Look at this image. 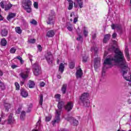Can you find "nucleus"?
I'll return each mask as SVG.
<instances>
[{
    "label": "nucleus",
    "mask_w": 131,
    "mask_h": 131,
    "mask_svg": "<svg viewBox=\"0 0 131 131\" xmlns=\"http://www.w3.org/2000/svg\"><path fill=\"white\" fill-rule=\"evenodd\" d=\"M114 45L112 46V50L115 52V56L109 55L104 60L103 67L102 68V76H105L106 69L112 68L115 65H118L122 69V74L123 78L127 81H131V74L129 71V68L125 61V58L123 53L119 50V49L116 48L117 47V42L113 41Z\"/></svg>",
    "instance_id": "1"
},
{
    "label": "nucleus",
    "mask_w": 131,
    "mask_h": 131,
    "mask_svg": "<svg viewBox=\"0 0 131 131\" xmlns=\"http://www.w3.org/2000/svg\"><path fill=\"white\" fill-rule=\"evenodd\" d=\"M54 98L56 101L58 102V104L57 105L58 110H56L55 112V117L52 122L53 126L56 125V124H58V123H59L61 121L60 115H61V113L62 112V108H63V106H64V102L60 101V100H61V95L56 94Z\"/></svg>",
    "instance_id": "2"
},
{
    "label": "nucleus",
    "mask_w": 131,
    "mask_h": 131,
    "mask_svg": "<svg viewBox=\"0 0 131 131\" xmlns=\"http://www.w3.org/2000/svg\"><path fill=\"white\" fill-rule=\"evenodd\" d=\"M90 97V93L85 92L83 93L79 99V104H82L83 105L89 106L90 105V101H89V97Z\"/></svg>",
    "instance_id": "3"
},
{
    "label": "nucleus",
    "mask_w": 131,
    "mask_h": 131,
    "mask_svg": "<svg viewBox=\"0 0 131 131\" xmlns=\"http://www.w3.org/2000/svg\"><path fill=\"white\" fill-rule=\"evenodd\" d=\"M32 3L30 0H23V7L27 11V13H31Z\"/></svg>",
    "instance_id": "4"
},
{
    "label": "nucleus",
    "mask_w": 131,
    "mask_h": 131,
    "mask_svg": "<svg viewBox=\"0 0 131 131\" xmlns=\"http://www.w3.org/2000/svg\"><path fill=\"white\" fill-rule=\"evenodd\" d=\"M47 24H55V13L51 12L47 16L46 20Z\"/></svg>",
    "instance_id": "5"
},
{
    "label": "nucleus",
    "mask_w": 131,
    "mask_h": 131,
    "mask_svg": "<svg viewBox=\"0 0 131 131\" xmlns=\"http://www.w3.org/2000/svg\"><path fill=\"white\" fill-rule=\"evenodd\" d=\"M33 72L34 75L37 76L39 75L41 73L40 67L38 63H34L33 66Z\"/></svg>",
    "instance_id": "6"
},
{
    "label": "nucleus",
    "mask_w": 131,
    "mask_h": 131,
    "mask_svg": "<svg viewBox=\"0 0 131 131\" xmlns=\"http://www.w3.org/2000/svg\"><path fill=\"white\" fill-rule=\"evenodd\" d=\"M45 58L49 64H52V63H53L54 57H53V55H52L51 52H47L45 54Z\"/></svg>",
    "instance_id": "7"
},
{
    "label": "nucleus",
    "mask_w": 131,
    "mask_h": 131,
    "mask_svg": "<svg viewBox=\"0 0 131 131\" xmlns=\"http://www.w3.org/2000/svg\"><path fill=\"white\" fill-rule=\"evenodd\" d=\"M1 7L2 9H5V11H8L12 8V4H7V2L6 1H2L1 3Z\"/></svg>",
    "instance_id": "8"
},
{
    "label": "nucleus",
    "mask_w": 131,
    "mask_h": 131,
    "mask_svg": "<svg viewBox=\"0 0 131 131\" xmlns=\"http://www.w3.org/2000/svg\"><path fill=\"white\" fill-rule=\"evenodd\" d=\"M29 72H30V69H26L25 71L20 74V76L23 79H26L28 77V75H29Z\"/></svg>",
    "instance_id": "9"
},
{
    "label": "nucleus",
    "mask_w": 131,
    "mask_h": 131,
    "mask_svg": "<svg viewBox=\"0 0 131 131\" xmlns=\"http://www.w3.org/2000/svg\"><path fill=\"white\" fill-rule=\"evenodd\" d=\"M83 0H76L74 3V7L75 8H77L79 6V8L81 9V8H83Z\"/></svg>",
    "instance_id": "10"
},
{
    "label": "nucleus",
    "mask_w": 131,
    "mask_h": 131,
    "mask_svg": "<svg viewBox=\"0 0 131 131\" xmlns=\"http://www.w3.org/2000/svg\"><path fill=\"white\" fill-rule=\"evenodd\" d=\"M100 61L101 59L100 58H97L94 59V68L95 69H98L100 65Z\"/></svg>",
    "instance_id": "11"
},
{
    "label": "nucleus",
    "mask_w": 131,
    "mask_h": 131,
    "mask_svg": "<svg viewBox=\"0 0 131 131\" xmlns=\"http://www.w3.org/2000/svg\"><path fill=\"white\" fill-rule=\"evenodd\" d=\"M66 109L67 111H70L73 108V102L72 101H70L68 102L66 106H65Z\"/></svg>",
    "instance_id": "12"
},
{
    "label": "nucleus",
    "mask_w": 131,
    "mask_h": 131,
    "mask_svg": "<svg viewBox=\"0 0 131 131\" xmlns=\"http://www.w3.org/2000/svg\"><path fill=\"white\" fill-rule=\"evenodd\" d=\"M70 17L74 19V23H76L78 21V15L75 14L74 12H72L70 14Z\"/></svg>",
    "instance_id": "13"
},
{
    "label": "nucleus",
    "mask_w": 131,
    "mask_h": 131,
    "mask_svg": "<svg viewBox=\"0 0 131 131\" xmlns=\"http://www.w3.org/2000/svg\"><path fill=\"white\" fill-rule=\"evenodd\" d=\"M68 120H69L73 125L76 126L78 124V121L74 119V118L71 117L69 119H68Z\"/></svg>",
    "instance_id": "14"
},
{
    "label": "nucleus",
    "mask_w": 131,
    "mask_h": 131,
    "mask_svg": "<svg viewBox=\"0 0 131 131\" xmlns=\"http://www.w3.org/2000/svg\"><path fill=\"white\" fill-rule=\"evenodd\" d=\"M20 94L23 98H27L28 97V92L25 89H23L20 90Z\"/></svg>",
    "instance_id": "15"
},
{
    "label": "nucleus",
    "mask_w": 131,
    "mask_h": 131,
    "mask_svg": "<svg viewBox=\"0 0 131 131\" xmlns=\"http://www.w3.org/2000/svg\"><path fill=\"white\" fill-rule=\"evenodd\" d=\"M112 29H116V30H121V25L117 24H112L111 26Z\"/></svg>",
    "instance_id": "16"
},
{
    "label": "nucleus",
    "mask_w": 131,
    "mask_h": 131,
    "mask_svg": "<svg viewBox=\"0 0 131 131\" xmlns=\"http://www.w3.org/2000/svg\"><path fill=\"white\" fill-rule=\"evenodd\" d=\"M76 75L77 78H79L82 76V71L81 70V69L77 70Z\"/></svg>",
    "instance_id": "17"
},
{
    "label": "nucleus",
    "mask_w": 131,
    "mask_h": 131,
    "mask_svg": "<svg viewBox=\"0 0 131 131\" xmlns=\"http://www.w3.org/2000/svg\"><path fill=\"white\" fill-rule=\"evenodd\" d=\"M14 118H13V114H10L8 117V123L9 124H12V123H14Z\"/></svg>",
    "instance_id": "18"
},
{
    "label": "nucleus",
    "mask_w": 131,
    "mask_h": 131,
    "mask_svg": "<svg viewBox=\"0 0 131 131\" xmlns=\"http://www.w3.org/2000/svg\"><path fill=\"white\" fill-rule=\"evenodd\" d=\"M16 17V13H9L7 16V19L8 21H10L12 18Z\"/></svg>",
    "instance_id": "19"
},
{
    "label": "nucleus",
    "mask_w": 131,
    "mask_h": 131,
    "mask_svg": "<svg viewBox=\"0 0 131 131\" xmlns=\"http://www.w3.org/2000/svg\"><path fill=\"white\" fill-rule=\"evenodd\" d=\"M82 32L84 36H88V34H89V29L85 27H84L82 29Z\"/></svg>",
    "instance_id": "20"
},
{
    "label": "nucleus",
    "mask_w": 131,
    "mask_h": 131,
    "mask_svg": "<svg viewBox=\"0 0 131 131\" xmlns=\"http://www.w3.org/2000/svg\"><path fill=\"white\" fill-rule=\"evenodd\" d=\"M64 68H65V66H64V64L63 63H61L59 65V72H60V73L62 74L64 71Z\"/></svg>",
    "instance_id": "21"
},
{
    "label": "nucleus",
    "mask_w": 131,
    "mask_h": 131,
    "mask_svg": "<svg viewBox=\"0 0 131 131\" xmlns=\"http://www.w3.org/2000/svg\"><path fill=\"white\" fill-rule=\"evenodd\" d=\"M47 35L48 37H53L55 35V31L50 30L47 32Z\"/></svg>",
    "instance_id": "22"
},
{
    "label": "nucleus",
    "mask_w": 131,
    "mask_h": 131,
    "mask_svg": "<svg viewBox=\"0 0 131 131\" xmlns=\"http://www.w3.org/2000/svg\"><path fill=\"white\" fill-rule=\"evenodd\" d=\"M110 36H111V35L110 34H106L104 36V39H103V42L104 43H106L109 39H110Z\"/></svg>",
    "instance_id": "23"
},
{
    "label": "nucleus",
    "mask_w": 131,
    "mask_h": 131,
    "mask_svg": "<svg viewBox=\"0 0 131 131\" xmlns=\"http://www.w3.org/2000/svg\"><path fill=\"white\" fill-rule=\"evenodd\" d=\"M39 104L40 106H42V102H43V96L42 94H40L39 96Z\"/></svg>",
    "instance_id": "24"
},
{
    "label": "nucleus",
    "mask_w": 131,
    "mask_h": 131,
    "mask_svg": "<svg viewBox=\"0 0 131 131\" xmlns=\"http://www.w3.org/2000/svg\"><path fill=\"white\" fill-rule=\"evenodd\" d=\"M125 54L127 58V60L129 61V53H128V48H127V47H125Z\"/></svg>",
    "instance_id": "25"
},
{
    "label": "nucleus",
    "mask_w": 131,
    "mask_h": 131,
    "mask_svg": "<svg viewBox=\"0 0 131 131\" xmlns=\"http://www.w3.org/2000/svg\"><path fill=\"white\" fill-rule=\"evenodd\" d=\"M69 2V7H68V10H72L73 8V2L71 0H68Z\"/></svg>",
    "instance_id": "26"
},
{
    "label": "nucleus",
    "mask_w": 131,
    "mask_h": 131,
    "mask_svg": "<svg viewBox=\"0 0 131 131\" xmlns=\"http://www.w3.org/2000/svg\"><path fill=\"white\" fill-rule=\"evenodd\" d=\"M1 33L2 36H7V35H8V30L6 29L2 30Z\"/></svg>",
    "instance_id": "27"
},
{
    "label": "nucleus",
    "mask_w": 131,
    "mask_h": 131,
    "mask_svg": "<svg viewBox=\"0 0 131 131\" xmlns=\"http://www.w3.org/2000/svg\"><path fill=\"white\" fill-rule=\"evenodd\" d=\"M4 117H5V115L2 114L1 117L0 118V123L1 124H5V122H6V120H5Z\"/></svg>",
    "instance_id": "28"
},
{
    "label": "nucleus",
    "mask_w": 131,
    "mask_h": 131,
    "mask_svg": "<svg viewBox=\"0 0 131 131\" xmlns=\"http://www.w3.org/2000/svg\"><path fill=\"white\" fill-rule=\"evenodd\" d=\"M91 52L94 53V55H97V52H98V48L93 46L91 48Z\"/></svg>",
    "instance_id": "29"
},
{
    "label": "nucleus",
    "mask_w": 131,
    "mask_h": 131,
    "mask_svg": "<svg viewBox=\"0 0 131 131\" xmlns=\"http://www.w3.org/2000/svg\"><path fill=\"white\" fill-rule=\"evenodd\" d=\"M67 90V85L64 84L62 85V87L61 88V91L62 94H66Z\"/></svg>",
    "instance_id": "30"
},
{
    "label": "nucleus",
    "mask_w": 131,
    "mask_h": 131,
    "mask_svg": "<svg viewBox=\"0 0 131 131\" xmlns=\"http://www.w3.org/2000/svg\"><path fill=\"white\" fill-rule=\"evenodd\" d=\"M67 28L69 31H72L73 30V25L68 23L67 26Z\"/></svg>",
    "instance_id": "31"
},
{
    "label": "nucleus",
    "mask_w": 131,
    "mask_h": 131,
    "mask_svg": "<svg viewBox=\"0 0 131 131\" xmlns=\"http://www.w3.org/2000/svg\"><path fill=\"white\" fill-rule=\"evenodd\" d=\"M15 31L17 33H18V34L22 33V30H21V28L19 27L15 28Z\"/></svg>",
    "instance_id": "32"
},
{
    "label": "nucleus",
    "mask_w": 131,
    "mask_h": 131,
    "mask_svg": "<svg viewBox=\"0 0 131 131\" xmlns=\"http://www.w3.org/2000/svg\"><path fill=\"white\" fill-rule=\"evenodd\" d=\"M34 85H35V84L34 83V82L32 81H29V86L30 89H32L34 88Z\"/></svg>",
    "instance_id": "33"
},
{
    "label": "nucleus",
    "mask_w": 131,
    "mask_h": 131,
    "mask_svg": "<svg viewBox=\"0 0 131 131\" xmlns=\"http://www.w3.org/2000/svg\"><path fill=\"white\" fill-rule=\"evenodd\" d=\"M0 88L1 90H5L6 89V85H5V83L4 82H2V81L0 80Z\"/></svg>",
    "instance_id": "34"
},
{
    "label": "nucleus",
    "mask_w": 131,
    "mask_h": 131,
    "mask_svg": "<svg viewBox=\"0 0 131 131\" xmlns=\"http://www.w3.org/2000/svg\"><path fill=\"white\" fill-rule=\"evenodd\" d=\"M1 45L2 46H3V47L7 46V40H6V39L3 38L2 39Z\"/></svg>",
    "instance_id": "35"
},
{
    "label": "nucleus",
    "mask_w": 131,
    "mask_h": 131,
    "mask_svg": "<svg viewBox=\"0 0 131 131\" xmlns=\"http://www.w3.org/2000/svg\"><path fill=\"white\" fill-rule=\"evenodd\" d=\"M75 65V63L74 61H72L69 64V67L71 69H73L74 68V66Z\"/></svg>",
    "instance_id": "36"
},
{
    "label": "nucleus",
    "mask_w": 131,
    "mask_h": 131,
    "mask_svg": "<svg viewBox=\"0 0 131 131\" xmlns=\"http://www.w3.org/2000/svg\"><path fill=\"white\" fill-rule=\"evenodd\" d=\"M26 114V113H25V112H22L21 113V115H20V119L21 120H23L24 119V118H25V114Z\"/></svg>",
    "instance_id": "37"
},
{
    "label": "nucleus",
    "mask_w": 131,
    "mask_h": 131,
    "mask_svg": "<svg viewBox=\"0 0 131 131\" xmlns=\"http://www.w3.org/2000/svg\"><path fill=\"white\" fill-rule=\"evenodd\" d=\"M15 85L16 91H19V90H20V85L19 84V83L16 82L15 83Z\"/></svg>",
    "instance_id": "38"
},
{
    "label": "nucleus",
    "mask_w": 131,
    "mask_h": 131,
    "mask_svg": "<svg viewBox=\"0 0 131 131\" xmlns=\"http://www.w3.org/2000/svg\"><path fill=\"white\" fill-rule=\"evenodd\" d=\"M31 109H32V104L30 103L29 105H28V110L27 112H30V111H31Z\"/></svg>",
    "instance_id": "39"
},
{
    "label": "nucleus",
    "mask_w": 131,
    "mask_h": 131,
    "mask_svg": "<svg viewBox=\"0 0 131 131\" xmlns=\"http://www.w3.org/2000/svg\"><path fill=\"white\" fill-rule=\"evenodd\" d=\"M5 107L6 108V110L8 112L9 111V109H10V107H11V106L10 105V104L6 103L5 104Z\"/></svg>",
    "instance_id": "40"
},
{
    "label": "nucleus",
    "mask_w": 131,
    "mask_h": 131,
    "mask_svg": "<svg viewBox=\"0 0 131 131\" xmlns=\"http://www.w3.org/2000/svg\"><path fill=\"white\" fill-rule=\"evenodd\" d=\"M16 59H18V60L20 61V63L23 64V63H24V61L22 60V57H21V56H17Z\"/></svg>",
    "instance_id": "41"
},
{
    "label": "nucleus",
    "mask_w": 131,
    "mask_h": 131,
    "mask_svg": "<svg viewBox=\"0 0 131 131\" xmlns=\"http://www.w3.org/2000/svg\"><path fill=\"white\" fill-rule=\"evenodd\" d=\"M10 52L11 53V54H15V53L16 52V48L13 47L10 50Z\"/></svg>",
    "instance_id": "42"
},
{
    "label": "nucleus",
    "mask_w": 131,
    "mask_h": 131,
    "mask_svg": "<svg viewBox=\"0 0 131 131\" xmlns=\"http://www.w3.org/2000/svg\"><path fill=\"white\" fill-rule=\"evenodd\" d=\"M30 23H31V24H33V25H36V24H37V21H36L34 19H32L30 21Z\"/></svg>",
    "instance_id": "43"
},
{
    "label": "nucleus",
    "mask_w": 131,
    "mask_h": 131,
    "mask_svg": "<svg viewBox=\"0 0 131 131\" xmlns=\"http://www.w3.org/2000/svg\"><path fill=\"white\" fill-rule=\"evenodd\" d=\"M78 37H77V40L82 41V40L83 39L82 36H80V35H79V34H78Z\"/></svg>",
    "instance_id": "44"
},
{
    "label": "nucleus",
    "mask_w": 131,
    "mask_h": 131,
    "mask_svg": "<svg viewBox=\"0 0 131 131\" xmlns=\"http://www.w3.org/2000/svg\"><path fill=\"white\" fill-rule=\"evenodd\" d=\"M33 6L35 9H38V3L37 2H34Z\"/></svg>",
    "instance_id": "45"
},
{
    "label": "nucleus",
    "mask_w": 131,
    "mask_h": 131,
    "mask_svg": "<svg viewBox=\"0 0 131 131\" xmlns=\"http://www.w3.org/2000/svg\"><path fill=\"white\" fill-rule=\"evenodd\" d=\"M28 41L30 43H34V42H35V39H29Z\"/></svg>",
    "instance_id": "46"
},
{
    "label": "nucleus",
    "mask_w": 131,
    "mask_h": 131,
    "mask_svg": "<svg viewBox=\"0 0 131 131\" xmlns=\"http://www.w3.org/2000/svg\"><path fill=\"white\" fill-rule=\"evenodd\" d=\"M40 122H41V119H39L36 124V128H37V126H39V125H40Z\"/></svg>",
    "instance_id": "47"
},
{
    "label": "nucleus",
    "mask_w": 131,
    "mask_h": 131,
    "mask_svg": "<svg viewBox=\"0 0 131 131\" xmlns=\"http://www.w3.org/2000/svg\"><path fill=\"white\" fill-rule=\"evenodd\" d=\"M82 61L83 62H86V61H88V56H83Z\"/></svg>",
    "instance_id": "48"
},
{
    "label": "nucleus",
    "mask_w": 131,
    "mask_h": 131,
    "mask_svg": "<svg viewBox=\"0 0 131 131\" xmlns=\"http://www.w3.org/2000/svg\"><path fill=\"white\" fill-rule=\"evenodd\" d=\"M52 119V117L49 116L46 117V121H50Z\"/></svg>",
    "instance_id": "49"
},
{
    "label": "nucleus",
    "mask_w": 131,
    "mask_h": 131,
    "mask_svg": "<svg viewBox=\"0 0 131 131\" xmlns=\"http://www.w3.org/2000/svg\"><path fill=\"white\" fill-rule=\"evenodd\" d=\"M46 85V83L45 82H40V86H41L42 88H43Z\"/></svg>",
    "instance_id": "50"
},
{
    "label": "nucleus",
    "mask_w": 131,
    "mask_h": 131,
    "mask_svg": "<svg viewBox=\"0 0 131 131\" xmlns=\"http://www.w3.org/2000/svg\"><path fill=\"white\" fill-rule=\"evenodd\" d=\"M37 48H38V50H39V52H41V50H42L41 49V46H40V45H38L37 46Z\"/></svg>",
    "instance_id": "51"
},
{
    "label": "nucleus",
    "mask_w": 131,
    "mask_h": 131,
    "mask_svg": "<svg viewBox=\"0 0 131 131\" xmlns=\"http://www.w3.org/2000/svg\"><path fill=\"white\" fill-rule=\"evenodd\" d=\"M116 36H117V34H116V33H114L112 35L113 38H115Z\"/></svg>",
    "instance_id": "52"
},
{
    "label": "nucleus",
    "mask_w": 131,
    "mask_h": 131,
    "mask_svg": "<svg viewBox=\"0 0 131 131\" xmlns=\"http://www.w3.org/2000/svg\"><path fill=\"white\" fill-rule=\"evenodd\" d=\"M20 111H21V108H18V109L16 111V112L17 114H19Z\"/></svg>",
    "instance_id": "53"
},
{
    "label": "nucleus",
    "mask_w": 131,
    "mask_h": 131,
    "mask_svg": "<svg viewBox=\"0 0 131 131\" xmlns=\"http://www.w3.org/2000/svg\"><path fill=\"white\" fill-rule=\"evenodd\" d=\"M17 67V66L13 64L11 66V68H12V69H15V68H16Z\"/></svg>",
    "instance_id": "54"
},
{
    "label": "nucleus",
    "mask_w": 131,
    "mask_h": 131,
    "mask_svg": "<svg viewBox=\"0 0 131 131\" xmlns=\"http://www.w3.org/2000/svg\"><path fill=\"white\" fill-rule=\"evenodd\" d=\"M107 55H108V52H107V51H105L104 54V56L106 57Z\"/></svg>",
    "instance_id": "55"
},
{
    "label": "nucleus",
    "mask_w": 131,
    "mask_h": 131,
    "mask_svg": "<svg viewBox=\"0 0 131 131\" xmlns=\"http://www.w3.org/2000/svg\"><path fill=\"white\" fill-rule=\"evenodd\" d=\"M92 38L93 39H95L96 38V34H94L93 35H92Z\"/></svg>",
    "instance_id": "56"
},
{
    "label": "nucleus",
    "mask_w": 131,
    "mask_h": 131,
    "mask_svg": "<svg viewBox=\"0 0 131 131\" xmlns=\"http://www.w3.org/2000/svg\"><path fill=\"white\" fill-rule=\"evenodd\" d=\"M29 58L30 59V61L32 62V59H31V58H32V56L29 55Z\"/></svg>",
    "instance_id": "57"
},
{
    "label": "nucleus",
    "mask_w": 131,
    "mask_h": 131,
    "mask_svg": "<svg viewBox=\"0 0 131 131\" xmlns=\"http://www.w3.org/2000/svg\"><path fill=\"white\" fill-rule=\"evenodd\" d=\"M3 74H4V73H3V72L0 71V76H3Z\"/></svg>",
    "instance_id": "58"
},
{
    "label": "nucleus",
    "mask_w": 131,
    "mask_h": 131,
    "mask_svg": "<svg viewBox=\"0 0 131 131\" xmlns=\"http://www.w3.org/2000/svg\"><path fill=\"white\" fill-rule=\"evenodd\" d=\"M57 78H58L59 79H60V78H61V76L60 75H57Z\"/></svg>",
    "instance_id": "59"
},
{
    "label": "nucleus",
    "mask_w": 131,
    "mask_h": 131,
    "mask_svg": "<svg viewBox=\"0 0 131 131\" xmlns=\"http://www.w3.org/2000/svg\"><path fill=\"white\" fill-rule=\"evenodd\" d=\"M70 21H71V22H72V21H73V19H72V18H70Z\"/></svg>",
    "instance_id": "60"
},
{
    "label": "nucleus",
    "mask_w": 131,
    "mask_h": 131,
    "mask_svg": "<svg viewBox=\"0 0 131 131\" xmlns=\"http://www.w3.org/2000/svg\"><path fill=\"white\" fill-rule=\"evenodd\" d=\"M129 101H130V100H129L128 101V103H129V104H131V102H130Z\"/></svg>",
    "instance_id": "61"
},
{
    "label": "nucleus",
    "mask_w": 131,
    "mask_h": 131,
    "mask_svg": "<svg viewBox=\"0 0 131 131\" xmlns=\"http://www.w3.org/2000/svg\"><path fill=\"white\" fill-rule=\"evenodd\" d=\"M21 84H24V82H21Z\"/></svg>",
    "instance_id": "62"
},
{
    "label": "nucleus",
    "mask_w": 131,
    "mask_h": 131,
    "mask_svg": "<svg viewBox=\"0 0 131 131\" xmlns=\"http://www.w3.org/2000/svg\"><path fill=\"white\" fill-rule=\"evenodd\" d=\"M57 63L59 64V59L57 60Z\"/></svg>",
    "instance_id": "63"
},
{
    "label": "nucleus",
    "mask_w": 131,
    "mask_h": 131,
    "mask_svg": "<svg viewBox=\"0 0 131 131\" xmlns=\"http://www.w3.org/2000/svg\"><path fill=\"white\" fill-rule=\"evenodd\" d=\"M130 5L131 6V0H130Z\"/></svg>",
    "instance_id": "64"
}]
</instances>
